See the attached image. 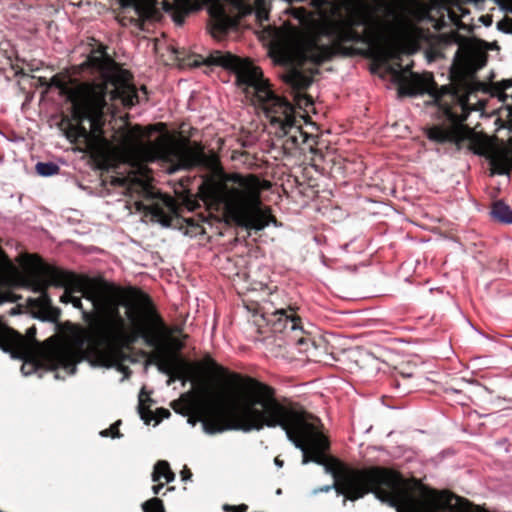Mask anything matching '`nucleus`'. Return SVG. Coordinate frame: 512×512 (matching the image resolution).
<instances>
[{
  "label": "nucleus",
  "instance_id": "3",
  "mask_svg": "<svg viewBox=\"0 0 512 512\" xmlns=\"http://www.w3.org/2000/svg\"><path fill=\"white\" fill-rule=\"evenodd\" d=\"M89 63L98 70L99 76L79 81L64 73L55 74L50 88L59 89L72 104L71 118L64 117L61 129L73 144L82 145L81 151L88 152L96 161L109 162L112 143L104 134L109 101L119 99L124 107L131 108L140 102L132 74L109 56L89 57Z\"/></svg>",
  "mask_w": 512,
  "mask_h": 512
},
{
  "label": "nucleus",
  "instance_id": "37",
  "mask_svg": "<svg viewBox=\"0 0 512 512\" xmlns=\"http://www.w3.org/2000/svg\"><path fill=\"white\" fill-rule=\"evenodd\" d=\"M182 400L174 401L171 406L177 413H182L183 415L186 414V412L182 411Z\"/></svg>",
  "mask_w": 512,
  "mask_h": 512
},
{
  "label": "nucleus",
  "instance_id": "26",
  "mask_svg": "<svg viewBox=\"0 0 512 512\" xmlns=\"http://www.w3.org/2000/svg\"><path fill=\"white\" fill-rule=\"evenodd\" d=\"M512 88V79H504L494 84L495 93L504 100L507 97L505 93L508 89Z\"/></svg>",
  "mask_w": 512,
  "mask_h": 512
},
{
  "label": "nucleus",
  "instance_id": "48",
  "mask_svg": "<svg viewBox=\"0 0 512 512\" xmlns=\"http://www.w3.org/2000/svg\"><path fill=\"white\" fill-rule=\"evenodd\" d=\"M186 404H187V402H186V401H185V402L183 401L182 407L184 406V409H187Z\"/></svg>",
  "mask_w": 512,
  "mask_h": 512
},
{
  "label": "nucleus",
  "instance_id": "47",
  "mask_svg": "<svg viewBox=\"0 0 512 512\" xmlns=\"http://www.w3.org/2000/svg\"><path fill=\"white\" fill-rule=\"evenodd\" d=\"M71 3L74 4V5L80 6L82 2H77V3L71 2Z\"/></svg>",
  "mask_w": 512,
  "mask_h": 512
},
{
  "label": "nucleus",
  "instance_id": "32",
  "mask_svg": "<svg viewBox=\"0 0 512 512\" xmlns=\"http://www.w3.org/2000/svg\"><path fill=\"white\" fill-rule=\"evenodd\" d=\"M156 413L158 415L157 422H159L163 418H168L170 416V411L168 409H165V408L157 409Z\"/></svg>",
  "mask_w": 512,
  "mask_h": 512
},
{
  "label": "nucleus",
  "instance_id": "1",
  "mask_svg": "<svg viewBox=\"0 0 512 512\" xmlns=\"http://www.w3.org/2000/svg\"><path fill=\"white\" fill-rule=\"evenodd\" d=\"M249 397L244 403L240 414L234 418H228L225 414L218 413L219 422L206 423L208 432H225L239 430L244 432L260 431L264 427L282 428L287 438L302 451V464L314 462L322 465L326 473L333 477V484L321 488L323 492L334 489L337 495L344 496L343 504L350 500L346 492L339 493L342 483L346 479L362 477L374 478V475L384 474L387 468H356L351 467L337 458L328 456L326 452L330 448L328 438L318 429L314 423L317 420L307 412L299 403L286 398L279 399L275 388L268 384H261L248 379Z\"/></svg>",
  "mask_w": 512,
  "mask_h": 512
},
{
  "label": "nucleus",
  "instance_id": "31",
  "mask_svg": "<svg viewBox=\"0 0 512 512\" xmlns=\"http://www.w3.org/2000/svg\"><path fill=\"white\" fill-rule=\"evenodd\" d=\"M111 184L114 186L124 187L127 184V178L125 177H113Z\"/></svg>",
  "mask_w": 512,
  "mask_h": 512
},
{
  "label": "nucleus",
  "instance_id": "36",
  "mask_svg": "<svg viewBox=\"0 0 512 512\" xmlns=\"http://www.w3.org/2000/svg\"><path fill=\"white\" fill-rule=\"evenodd\" d=\"M500 5L501 10L512 13V2H496Z\"/></svg>",
  "mask_w": 512,
  "mask_h": 512
},
{
  "label": "nucleus",
  "instance_id": "18",
  "mask_svg": "<svg viewBox=\"0 0 512 512\" xmlns=\"http://www.w3.org/2000/svg\"><path fill=\"white\" fill-rule=\"evenodd\" d=\"M478 153L488 159L492 174L503 175L509 172L510 158L506 150L490 149Z\"/></svg>",
  "mask_w": 512,
  "mask_h": 512
},
{
  "label": "nucleus",
  "instance_id": "2",
  "mask_svg": "<svg viewBox=\"0 0 512 512\" xmlns=\"http://www.w3.org/2000/svg\"><path fill=\"white\" fill-rule=\"evenodd\" d=\"M314 10L294 8L292 16L306 30L298 41L295 58L298 68L286 75V82L297 92L306 90L319 73L317 66L336 55L351 56L346 43L377 46L382 40L384 23L363 4L371 2H310ZM376 4L375 2H373Z\"/></svg>",
  "mask_w": 512,
  "mask_h": 512
},
{
  "label": "nucleus",
  "instance_id": "35",
  "mask_svg": "<svg viewBox=\"0 0 512 512\" xmlns=\"http://www.w3.org/2000/svg\"><path fill=\"white\" fill-rule=\"evenodd\" d=\"M479 21L485 26H490L493 22V16L490 14L482 15L480 16Z\"/></svg>",
  "mask_w": 512,
  "mask_h": 512
},
{
  "label": "nucleus",
  "instance_id": "10",
  "mask_svg": "<svg viewBox=\"0 0 512 512\" xmlns=\"http://www.w3.org/2000/svg\"><path fill=\"white\" fill-rule=\"evenodd\" d=\"M341 488L338 492H346L350 501L374 492L380 500L395 507L397 512H425L426 500L434 498L437 493L420 479L413 477L405 481L399 472L390 469L384 474L374 475V478L354 476L346 479Z\"/></svg>",
  "mask_w": 512,
  "mask_h": 512
},
{
  "label": "nucleus",
  "instance_id": "14",
  "mask_svg": "<svg viewBox=\"0 0 512 512\" xmlns=\"http://www.w3.org/2000/svg\"><path fill=\"white\" fill-rule=\"evenodd\" d=\"M297 310L295 303L285 300L283 295L276 291L269 295L263 318L273 333H284L287 341L302 346L306 343V338L303 336L304 331Z\"/></svg>",
  "mask_w": 512,
  "mask_h": 512
},
{
  "label": "nucleus",
  "instance_id": "42",
  "mask_svg": "<svg viewBox=\"0 0 512 512\" xmlns=\"http://www.w3.org/2000/svg\"><path fill=\"white\" fill-rule=\"evenodd\" d=\"M248 509V506L246 504H240L238 506H235V512H246Z\"/></svg>",
  "mask_w": 512,
  "mask_h": 512
},
{
  "label": "nucleus",
  "instance_id": "20",
  "mask_svg": "<svg viewBox=\"0 0 512 512\" xmlns=\"http://www.w3.org/2000/svg\"><path fill=\"white\" fill-rule=\"evenodd\" d=\"M71 274L74 276L75 284L60 286L61 288L65 289L64 293L60 297V301L65 304L70 303V299H72L74 297V295H73L74 292H80L83 290V280L84 279L79 277L74 272H71Z\"/></svg>",
  "mask_w": 512,
  "mask_h": 512
},
{
  "label": "nucleus",
  "instance_id": "38",
  "mask_svg": "<svg viewBox=\"0 0 512 512\" xmlns=\"http://www.w3.org/2000/svg\"><path fill=\"white\" fill-rule=\"evenodd\" d=\"M37 81L40 87L46 88V91L50 89L49 80L46 77H38Z\"/></svg>",
  "mask_w": 512,
  "mask_h": 512
},
{
  "label": "nucleus",
  "instance_id": "40",
  "mask_svg": "<svg viewBox=\"0 0 512 512\" xmlns=\"http://www.w3.org/2000/svg\"><path fill=\"white\" fill-rule=\"evenodd\" d=\"M164 488V483H161L160 481L157 482V484L152 486V491L155 495H158L162 489Z\"/></svg>",
  "mask_w": 512,
  "mask_h": 512
},
{
  "label": "nucleus",
  "instance_id": "16",
  "mask_svg": "<svg viewBox=\"0 0 512 512\" xmlns=\"http://www.w3.org/2000/svg\"><path fill=\"white\" fill-rule=\"evenodd\" d=\"M36 334L35 326L28 328L26 336H23L0 322V349L10 352L14 357L25 358L31 353L32 346L38 344Z\"/></svg>",
  "mask_w": 512,
  "mask_h": 512
},
{
  "label": "nucleus",
  "instance_id": "22",
  "mask_svg": "<svg viewBox=\"0 0 512 512\" xmlns=\"http://www.w3.org/2000/svg\"><path fill=\"white\" fill-rule=\"evenodd\" d=\"M149 212L157 221L165 226H169L171 222V217L165 211L164 207L159 204H153L149 208Z\"/></svg>",
  "mask_w": 512,
  "mask_h": 512
},
{
  "label": "nucleus",
  "instance_id": "6",
  "mask_svg": "<svg viewBox=\"0 0 512 512\" xmlns=\"http://www.w3.org/2000/svg\"><path fill=\"white\" fill-rule=\"evenodd\" d=\"M111 6L116 20L122 26L145 30L158 22L165 12L176 25L181 26L190 14L206 9L207 30L216 40L224 39L230 32L237 31L240 21L255 14L260 25L269 19L271 2H115Z\"/></svg>",
  "mask_w": 512,
  "mask_h": 512
},
{
  "label": "nucleus",
  "instance_id": "19",
  "mask_svg": "<svg viewBox=\"0 0 512 512\" xmlns=\"http://www.w3.org/2000/svg\"><path fill=\"white\" fill-rule=\"evenodd\" d=\"M492 217L505 224H512V209L501 200L493 203L491 210Z\"/></svg>",
  "mask_w": 512,
  "mask_h": 512
},
{
  "label": "nucleus",
  "instance_id": "12",
  "mask_svg": "<svg viewBox=\"0 0 512 512\" xmlns=\"http://www.w3.org/2000/svg\"><path fill=\"white\" fill-rule=\"evenodd\" d=\"M203 364L206 366L207 369L217 372L221 375H228L229 381L235 385H238L241 387L243 391V396L241 398V401L237 406H229L225 403L224 397L222 394L217 395L216 397L210 398L204 402H202L196 409L193 416L189 418V422L193 425L196 422H201L202 427L205 433L214 435L218 434L219 432H208L206 430V423L208 422H219L221 421V417L218 416V413L225 414L228 418H234L240 414V411L242 407L244 406V403L247 401L249 397L248 392V379L255 380L261 384H265L264 382L259 381L256 378H253L251 376H242L239 373L232 372L229 373L227 369L219 365L211 356L207 355L203 358Z\"/></svg>",
  "mask_w": 512,
  "mask_h": 512
},
{
  "label": "nucleus",
  "instance_id": "24",
  "mask_svg": "<svg viewBox=\"0 0 512 512\" xmlns=\"http://www.w3.org/2000/svg\"><path fill=\"white\" fill-rule=\"evenodd\" d=\"M169 467L170 465L166 460L157 461L152 472V481L159 482L162 478H164Z\"/></svg>",
  "mask_w": 512,
  "mask_h": 512
},
{
  "label": "nucleus",
  "instance_id": "49",
  "mask_svg": "<svg viewBox=\"0 0 512 512\" xmlns=\"http://www.w3.org/2000/svg\"><path fill=\"white\" fill-rule=\"evenodd\" d=\"M174 490V487H168L167 491H172Z\"/></svg>",
  "mask_w": 512,
  "mask_h": 512
},
{
  "label": "nucleus",
  "instance_id": "21",
  "mask_svg": "<svg viewBox=\"0 0 512 512\" xmlns=\"http://www.w3.org/2000/svg\"><path fill=\"white\" fill-rule=\"evenodd\" d=\"M152 402L153 400L148 395L144 397V390H141L139 395L138 412L146 424H149L153 419V412L150 409Z\"/></svg>",
  "mask_w": 512,
  "mask_h": 512
},
{
  "label": "nucleus",
  "instance_id": "4",
  "mask_svg": "<svg viewBox=\"0 0 512 512\" xmlns=\"http://www.w3.org/2000/svg\"><path fill=\"white\" fill-rule=\"evenodd\" d=\"M116 288L99 291L97 311L87 316L93 321V327L102 335L104 341L119 340L121 350L130 349L139 339L156 351L150 354L149 361L155 364L161 373L169 376L168 385L175 380L185 379L189 364L180 355L167 353L165 342L181 333L179 326L170 328L158 312L151 297L137 287H128L126 291V317L131 325L127 328L125 318L120 313L121 303L117 301Z\"/></svg>",
  "mask_w": 512,
  "mask_h": 512
},
{
  "label": "nucleus",
  "instance_id": "39",
  "mask_svg": "<svg viewBox=\"0 0 512 512\" xmlns=\"http://www.w3.org/2000/svg\"><path fill=\"white\" fill-rule=\"evenodd\" d=\"M165 479V482L166 483H170L172 481H174L175 479V473L171 470V468L169 467L168 470L166 471V475L164 476Z\"/></svg>",
  "mask_w": 512,
  "mask_h": 512
},
{
  "label": "nucleus",
  "instance_id": "11",
  "mask_svg": "<svg viewBox=\"0 0 512 512\" xmlns=\"http://www.w3.org/2000/svg\"><path fill=\"white\" fill-rule=\"evenodd\" d=\"M108 286L116 288L114 292L117 301L121 303V306H125L126 303V291L127 288H121L113 283H109L105 280H83L82 296L91 301L93 310L87 311L83 308V304L80 297L74 296L70 299V303L82 312V319L88 325L89 329V340H88V354L103 367L111 368L118 367L119 370H126L127 367L123 366L121 362L125 359V353L119 346V340L113 339L111 341H104L100 332L93 327V321L87 316L88 314L95 313L97 311V301L99 291L108 290Z\"/></svg>",
  "mask_w": 512,
  "mask_h": 512
},
{
  "label": "nucleus",
  "instance_id": "15",
  "mask_svg": "<svg viewBox=\"0 0 512 512\" xmlns=\"http://www.w3.org/2000/svg\"><path fill=\"white\" fill-rule=\"evenodd\" d=\"M160 151L165 160L176 162L177 166L182 169L210 168L217 161L215 155L208 156L205 153L201 143L194 142L191 145L189 139L163 145Z\"/></svg>",
  "mask_w": 512,
  "mask_h": 512
},
{
  "label": "nucleus",
  "instance_id": "13",
  "mask_svg": "<svg viewBox=\"0 0 512 512\" xmlns=\"http://www.w3.org/2000/svg\"><path fill=\"white\" fill-rule=\"evenodd\" d=\"M33 258L37 261V265L27 281L33 292L39 293V297L34 299L32 304L45 313L44 319L55 322L60 317V310L52 305L48 288L50 286L73 285V282H75L74 276L71 271L44 263L36 255Z\"/></svg>",
  "mask_w": 512,
  "mask_h": 512
},
{
  "label": "nucleus",
  "instance_id": "8",
  "mask_svg": "<svg viewBox=\"0 0 512 512\" xmlns=\"http://www.w3.org/2000/svg\"><path fill=\"white\" fill-rule=\"evenodd\" d=\"M271 182L261 180L255 174H224L222 178L209 177L199 186L203 202L219 208L223 206L240 225L249 230H263L270 223L277 225L271 208L263 207L262 191L268 190Z\"/></svg>",
  "mask_w": 512,
  "mask_h": 512
},
{
  "label": "nucleus",
  "instance_id": "30",
  "mask_svg": "<svg viewBox=\"0 0 512 512\" xmlns=\"http://www.w3.org/2000/svg\"><path fill=\"white\" fill-rule=\"evenodd\" d=\"M184 205L187 207L188 210L190 211H194L196 210L197 208L200 207V204L198 203V200L195 199V198H192V196H188L185 200H184Z\"/></svg>",
  "mask_w": 512,
  "mask_h": 512
},
{
  "label": "nucleus",
  "instance_id": "46",
  "mask_svg": "<svg viewBox=\"0 0 512 512\" xmlns=\"http://www.w3.org/2000/svg\"><path fill=\"white\" fill-rule=\"evenodd\" d=\"M275 463H276V465H278L280 467L283 465V462L280 461L278 458H275Z\"/></svg>",
  "mask_w": 512,
  "mask_h": 512
},
{
  "label": "nucleus",
  "instance_id": "34",
  "mask_svg": "<svg viewBox=\"0 0 512 512\" xmlns=\"http://www.w3.org/2000/svg\"><path fill=\"white\" fill-rule=\"evenodd\" d=\"M392 383L395 386V388H397L399 390V393L401 395H405V394L410 392L409 388H406V387L401 388V383H400V381L398 379H394Z\"/></svg>",
  "mask_w": 512,
  "mask_h": 512
},
{
  "label": "nucleus",
  "instance_id": "9",
  "mask_svg": "<svg viewBox=\"0 0 512 512\" xmlns=\"http://www.w3.org/2000/svg\"><path fill=\"white\" fill-rule=\"evenodd\" d=\"M388 72L393 80L398 84V94L400 97L428 94L433 98V102L438 106L443 116L450 123V127L434 125L427 131V137L437 143L458 142L467 126L464 124L469 113V102L457 96L447 86L438 88L432 74L414 73L405 69H396L388 67Z\"/></svg>",
  "mask_w": 512,
  "mask_h": 512
},
{
  "label": "nucleus",
  "instance_id": "33",
  "mask_svg": "<svg viewBox=\"0 0 512 512\" xmlns=\"http://www.w3.org/2000/svg\"><path fill=\"white\" fill-rule=\"evenodd\" d=\"M180 475H181L182 481H188L192 477V472H191V470L187 466H184V468L182 469Z\"/></svg>",
  "mask_w": 512,
  "mask_h": 512
},
{
  "label": "nucleus",
  "instance_id": "29",
  "mask_svg": "<svg viewBox=\"0 0 512 512\" xmlns=\"http://www.w3.org/2000/svg\"><path fill=\"white\" fill-rule=\"evenodd\" d=\"M497 28L504 33H512V18L504 17L497 23Z\"/></svg>",
  "mask_w": 512,
  "mask_h": 512
},
{
  "label": "nucleus",
  "instance_id": "27",
  "mask_svg": "<svg viewBox=\"0 0 512 512\" xmlns=\"http://www.w3.org/2000/svg\"><path fill=\"white\" fill-rule=\"evenodd\" d=\"M184 348V343L177 339V338H168V340L165 342V349L167 353L170 354H177L179 355V352Z\"/></svg>",
  "mask_w": 512,
  "mask_h": 512
},
{
  "label": "nucleus",
  "instance_id": "25",
  "mask_svg": "<svg viewBox=\"0 0 512 512\" xmlns=\"http://www.w3.org/2000/svg\"><path fill=\"white\" fill-rule=\"evenodd\" d=\"M143 512H165L163 501L157 497L151 498L142 504Z\"/></svg>",
  "mask_w": 512,
  "mask_h": 512
},
{
  "label": "nucleus",
  "instance_id": "43",
  "mask_svg": "<svg viewBox=\"0 0 512 512\" xmlns=\"http://www.w3.org/2000/svg\"><path fill=\"white\" fill-rule=\"evenodd\" d=\"M223 510L226 511V512H235V506L234 505H229V504H224L223 505Z\"/></svg>",
  "mask_w": 512,
  "mask_h": 512
},
{
  "label": "nucleus",
  "instance_id": "45",
  "mask_svg": "<svg viewBox=\"0 0 512 512\" xmlns=\"http://www.w3.org/2000/svg\"><path fill=\"white\" fill-rule=\"evenodd\" d=\"M488 44H489V46H490L489 50H493L494 48H497V47H498L496 42H492V43H489V42H488Z\"/></svg>",
  "mask_w": 512,
  "mask_h": 512
},
{
  "label": "nucleus",
  "instance_id": "23",
  "mask_svg": "<svg viewBox=\"0 0 512 512\" xmlns=\"http://www.w3.org/2000/svg\"><path fill=\"white\" fill-rule=\"evenodd\" d=\"M35 169L41 176H52L59 171V167L52 162H38Z\"/></svg>",
  "mask_w": 512,
  "mask_h": 512
},
{
  "label": "nucleus",
  "instance_id": "17",
  "mask_svg": "<svg viewBox=\"0 0 512 512\" xmlns=\"http://www.w3.org/2000/svg\"><path fill=\"white\" fill-rule=\"evenodd\" d=\"M84 342L80 341L78 347L76 349L66 347L58 350L54 354V361L57 367H61L73 374L76 372V365L79 363L83 356L88 358L93 364L101 366L98 362H96L87 352L88 346L83 348Z\"/></svg>",
  "mask_w": 512,
  "mask_h": 512
},
{
  "label": "nucleus",
  "instance_id": "41",
  "mask_svg": "<svg viewBox=\"0 0 512 512\" xmlns=\"http://www.w3.org/2000/svg\"><path fill=\"white\" fill-rule=\"evenodd\" d=\"M186 221H187L188 226H190L194 229L195 234L198 233L197 230H202V227L200 225L194 223V221L192 219H188Z\"/></svg>",
  "mask_w": 512,
  "mask_h": 512
},
{
  "label": "nucleus",
  "instance_id": "5",
  "mask_svg": "<svg viewBox=\"0 0 512 512\" xmlns=\"http://www.w3.org/2000/svg\"><path fill=\"white\" fill-rule=\"evenodd\" d=\"M189 64L194 67L220 66L234 73L237 86L243 90L247 98L263 110L271 128L274 129V134L279 138H285L282 146L286 154L294 155L296 150L303 153L306 150L312 153L317 151L314 147L317 144L315 136L302 128L303 117L297 118L291 102L271 89L261 68L250 60L242 59L230 52L215 50L207 57L196 55L194 61Z\"/></svg>",
  "mask_w": 512,
  "mask_h": 512
},
{
  "label": "nucleus",
  "instance_id": "7",
  "mask_svg": "<svg viewBox=\"0 0 512 512\" xmlns=\"http://www.w3.org/2000/svg\"><path fill=\"white\" fill-rule=\"evenodd\" d=\"M376 4H421L428 10H436L440 14L435 21L434 27L437 30L445 26L453 25L456 29L440 35V40L446 44H456L458 49L454 55L451 67L452 84L447 86L457 93L459 98L469 102V95L473 89L472 84L477 72L483 69L488 61V42L475 38L466 37L459 33V30L472 32L473 26L466 24L462 18L469 13L464 4L469 2H375ZM476 7L483 2H471Z\"/></svg>",
  "mask_w": 512,
  "mask_h": 512
},
{
  "label": "nucleus",
  "instance_id": "28",
  "mask_svg": "<svg viewBox=\"0 0 512 512\" xmlns=\"http://www.w3.org/2000/svg\"><path fill=\"white\" fill-rule=\"evenodd\" d=\"M121 424V421L118 420L116 423L111 425L109 429H106L101 432V435L104 437L111 436L112 438H120L122 434L119 431L118 426Z\"/></svg>",
  "mask_w": 512,
  "mask_h": 512
},
{
  "label": "nucleus",
  "instance_id": "44",
  "mask_svg": "<svg viewBox=\"0 0 512 512\" xmlns=\"http://www.w3.org/2000/svg\"><path fill=\"white\" fill-rule=\"evenodd\" d=\"M140 90L143 92V94H144V96H145V100H148V97H147V95H148V91H147L146 86H144V85H143V86H141Z\"/></svg>",
  "mask_w": 512,
  "mask_h": 512
}]
</instances>
